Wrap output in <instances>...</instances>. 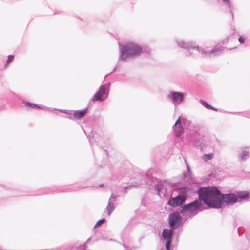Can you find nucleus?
I'll return each instance as SVG.
<instances>
[{"mask_svg": "<svg viewBox=\"0 0 250 250\" xmlns=\"http://www.w3.org/2000/svg\"><path fill=\"white\" fill-rule=\"evenodd\" d=\"M198 193L200 198L209 206L220 208L222 201L227 204H232L237 201L235 194H228L222 196L219 190L214 187H207L199 189Z\"/></svg>", "mask_w": 250, "mask_h": 250, "instance_id": "f257e3e1", "label": "nucleus"}, {"mask_svg": "<svg viewBox=\"0 0 250 250\" xmlns=\"http://www.w3.org/2000/svg\"><path fill=\"white\" fill-rule=\"evenodd\" d=\"M177 45L181 48L187 49L188 50L186 53V56L188 57L191 55V52H190V49H193L196 48L202 55V57H215L220 55L225 49H227V48L224 47H215L211 50H206L203 48L200 47L198 46H196L195 43L193 42H186L183 40H176V41Z\"/></svg>", "mask_w": 250, "mask_h": 250, "instance_id": "f03ea898", "label": "nucleus"}, {"mask_svg": "<svg viewBox=\"0 0 250 250\" xmlns=\"http://www.w3.org/2000/svg\"><path fill=\"white\" fill-rule=\"evenodd\" d=\"M120 60L125 61L127 58H133L140 56L143 52L142 48L133 42L126 44H119Z\"/></svg>", "mask_w": 250, "mask_h": 250, "instance_id": "7ed1b4c3", "label": "nucleus"}, {"mask_svg": "<svg viewBox=\"0 0 250 250\" xmlns=\"http://www.w3.org/2000/svg\"><path fill=\"white\" fill-rule=\"evenodd\" d=\"M201 204V200H197L189 204L185 205L182 207L181 213L187 215L195 214L197 212V210L200 208Z\"/></svg>", "mask_w": 250, "mask_h": 250, "instance_id": "20e7f679", "label": "nucleus"}, {"mask_svg": "<svg viewBox=\"0 0 250 250\" xmlns=\"http://www.w3.org/2000/svg\"><path fill=\"white\" fill-rule=\"evenodd\" d=\"M109 84L110 83H109L107 84L100 86L99 90L93 95L91 101L94 102L98 100L103 101L105 100L108 94Z\"/></svg>", "mask_w": 250, "mask_h": 250, "instance_id": "39448f33", "label": "nucleus"}, {"mask_svg": "<svg viewBox=\"0 0 250 250\" xmlns=\"http://www.w3.org/2000/svg\"><path fill=\"white\" fill-rule=\"evenodd\" d=\"M184 94L182 92L171 91L168 97L171 99L173 103L176 107L180 104L184 99Z\"/></svg>", "mask_w": 250, "mask_h": 250, "instance_id": "423d86ee", "label": "nucleus"}, {"mask_svg": "<svg viewBox=\"0 0 250 250\" xmlns=\"http://www.w3.org/2000/svg\"><path fill=\"white\" fill-rule=\"evenodd\" d=\"M186 198L183 195H178L174 198H171L168 204L172 207H176L182 205L185 201Z\"/></svg>", "mask_w": 250, "mask_h": 250, "instance_id": "0eeeda50", "label": "nucleus"}, {"mask_svg": "<svg viewBox=\"0 0 250 250\" xmlns=\"http://www.w3.org/2000/svg\"><path fill=\"white\" fill-rule=\"evenodd\" d=\"M181 221V217L179 213L175 212L171 214L169 217V223L171 227L179 225Z\"/></svg>", "mask_w": 250, "mask_h": 250, "instance_id": "6e6552de", "label": "nucleus"}, {"mask_svg": "<svg viewBox=\"0 0 250 250\" xmlns=\"http://www.w3.org/2000/svg\"><path fill=\"white\" fill-rule=\"evenodd\" d=\"M162 237L164 239L167 240L166 248L167 250H170V246L172 239V230L165 229L162 232Z\"/></svg>", "mask_w": 250, "mask_h": 250, "instance_id": "1a4fd4ad", "label": "nucleus"}, {"mask_svg": "<svg viewBox=\"0 0 250 250\" xmlns=\"http://www.w3.org/2000/svg\"><path fill=\"white\" fill-rule=\"evenodd\" d=\"M89 106L82 110H73V117L75 120H79L84 117L87 113Z\"/></svg>", "mask_w": 250, "mask_h": 250, "instance_id": "9d476101", "label": "nucleus"}, {"mask_svg": "<svg viewBox=\"0 0 250 250\" xmlns=\"http://www.w3.org/2000/svg\"><path fill=\"white\" fill-rule=\"evenodd\" d=\"M192 123L190 121H188L183 117H179L173 125H190Z\"/></svg>", "mask_w": 250, "mask_h": 250, "instance_id": "9b49d317", "label": "nucleus"}, {"mask_svg": "<svg viewBox=\"0 0 250 250\" xmlns=\"http://www.w3.org/2000/svg\"><path fill=\"white\" fill-rule=\"evenodd\" d=\"M22 104L27 107H32L33 108L39 109H43L39 105L36 104L34 103H32L29 102H26V101H23L22 102Z\"/></svg>", "mask_w": 250, "mask_h": 250, "instance_id": "f8f14e48", "label": "nucleus"}, {"mask_svg": "<svg viewBox=\"0 0 250 250\" xmlns=\"http://www.w3.org/2000/svg\"><path fill=\"white\" fill-rule=\"evenodd\" d=\"M223 2L228 6V8L229 9V13L232 15V17H234V13H233V7L232 5V3L230 0H221Z\"/></svg>", "mask_w": 250, "mask_h": 250, "instance_id": "ddd939ff", "label": "nucleus"}, {"mask_svg": "<svg viewBox=\"0 0 250 250\" xmlns=\"http://www.w3.org/2000/svg\"><path fill=\"white\" fill-rule=\"evenodd\" d=\"M200 103L202 104L203 106H204L205 107L208 109L212 110L213 111L217 110L216 108L209 104L206 101H205L204 100H200Z\"/></svg>", "mask_w": 250, "mask_h": 250, "instance_id": "4468645a", "label": "nucleus"}, {"mask_svg": "<svg viewBox=\"0 0 250 250\" xmlns=\"http://www.w3.org/2000/svg\"><path fill=\"white\" fill-rule=\"evenodd\" d=\"M173 129L175 131V135L177 136L181 134L183 131L182 126H174Z\"/></svg>", "mask_w": 250, "mask_h": 250, "instance_id": "2eb2a0df", "label": "nucleus"}, {"mask_svg": "<svg viewBox=\"0 0 250 250\" xmlns=\"http://www.w3.org/2000/svg\"><path fill=\"white\" fill-rule=\"evenodd\" d=\"M236 196H237V200L239 198L245 199L248 197L249 193L246 191H240L237 192Z\"/></svg>", "mask_w": 250, "mask_h": 250, "instance_id": "dca6fc26", "label": "nucleus"}, {"mask_svg": "<svg viewBox=\"0 0 250 250\" xmlns=\"http://www.w3.org/2000/svg\"><path fill=\"white\" fill-rule=\"evenodd\" d=\"M115 209V206L113 203H111V202H109L108 204L106 207V209L107 211V213L108 215H110L111 213V212L114 210Z\"/></svg>", "mask_w": 250, "mask_h": 250, "instance_id": "f3484780", "label": "nucleus"}, {"mask_svg": "<svg viewBox=\"0 0 250 250\" xmlns=\"http://www.w3.org/2000/svg\"><path fill=\"white\" fill-rule=\"evenodd\" d=\"M213 156H214L213 153H210V154H205L203 156V159L204 161L207 162V161H208L212 159Z\"/></svg>", "mask_w": 250, "mask_h": 250, "instance_id": "a211bd4d", "label": "nucleus"}, {"mask_svg": "<svg viewBox=\"0 0 250 250\" xmlns=\"http://www.w3.org/2000/svg\"><path fill=\"white\" fill-rule=\"evenodd\" d=\"M72 115H73V110L68 111L66 112V117L74 120V118L73 117Z\"/></svg>", "mask_w": 250, "mask_h": 250, "instance_id": "6ab92c4d", "label": "nucleus"}, {"mask_svg": "<svg viewBox=\"0 0 250 250\" xmlns=\"http://www.w3.org/2000/svg\"><path fill=\"white\" fill-rule=\"evenodd\" d=\"M105 219H101V220H98L97 223H96L95 225V228H97L99 226H100V225H101L102 224H104V223H105Z\"/></svg>", "mask_w": 250, "mask_h": 250, "instance_id": "aec40b11", "label": "nucleus"}, {"mask_svg": "<svg viewBox=\"0 0 250 250\" xmlns=\"http://www.w3.org/2000/svg\"><path fill=\"white\" fill-rule=\"evenodd\" d=\"M14 59V55H8V57H7V61H6V63L5 65L7 64H8L10 62H11L12 61H13Z\"/></svg>", "mask_w": 250, "mask_h": 250, "instance_id": "412c9836", "label": "nucleus"}, {"mask_svg": "<svg viewBox=\"0 0 250 250\" xmlns=\"http://www.w3.org/2000/svg\"><path fill=\"white\" fill-rule=\"evenodd\" d=\"M239 42L241 44H242L245 42V38H243L242 36H240L238 39Z\"/></svg>", "mask_w": 250, "mask_h": 250, "instance_id": "4be33fe9", "label": "nucleus"}, {"mask_svg": "<svg viewBox=\"0 0 250 250\" xmlns=\"http://www.w3.org/2000/svg\"><path fill=\"white\" fill-rule=\"evenodd\" d=\"M117 68H118V66H116L114 68V69L113 70V71H112V72H111L109 74H111V73H113V72H115V71L117 70Z\"/></svg>", "mask_w": 250, "mask_h": 250, "instance_id": "5701e85b", "label": "nucleus"}]
</instances>
